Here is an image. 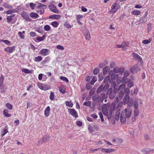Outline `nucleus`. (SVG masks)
Listing matches in <instances>:
<instances>
[{"instance_id":"de8ad7c7","label":"nucleus","mask_w":154,"mask_h":154,"mask_svg":"<svg viewBox=\"0 0 154 154\" xmlns=\"http://www.w3.org/2000/svg\"><path fill=\"white\" fill-rule=\"evenodd\" d=\"M83 105L90 106L91 102L90 101L85 102L83 104Z\"/></svg>"},{"instance_id":"3c124183","label":"nucleus","mask_w":154,"mask_h":154,"mask_svg":"<svg viewBox=\"0 0 154 154\" xmlns=\"http://www.w3.org/2000/svg\"><path fill=\"white\" fill-rule=\"evenodd\" d=\"M109 85L108 83H106L104 85V87H103V91H105L109 87Z\"/></svg>"},{"instance_id":"9b49d317","label":"nucleus","mask_w":154,"mask_h":154,"mask_svg":"<svg viewBox=\"0 0 154 154\" xmlns=\"http://www.w3.org/2000/svg\"><path fill=\"white\" fill-rule=\"evenodd\" d=\"M15 47L14 46L11 47H7L5 49L6 52L9 53H12L15 51Z\"/></svg>"},{"instance_id":"49530a36","label":"nucleus","mask_w":154,"mask_h":154,"mask_svg":"<svg viewBox=\"0 0 154 154\" xmlns=\"http://www.w3.org/2000/svg\"><path fill=\"white\" fill-rule=\"evenodd\" d=\"M109 94V98L111 100L113 99L116 96L115 94L113 92Z\"/></svg>"},{"instance_id":"2f4dec72","label":"nucleus","mask_w":154,"mask_h":154,"mask_svg":"<svg viewBox=\"0 0 154 154\" xmlns=\"http://www.w3.org/2000/svg\"><path fill=\"white\" fill-rule=\"evenodd\" d=\"M42 60V57L41 56H38L35 57L34 60L36 62H39Z\"/></svg>"},{"instance_id":"dca6fc26","label":"nucleus","mask_w":154,"mask_h":154,"mask_svg":"<svg viewBox=\"0 0 154 154\" xmlns=\"http://www.w3.org/2000/svg\"><path fill=\"white\" fill-rule=\"evenodd\" d=\"M61 16L58 14H53L50 16L49 17V18L54 19L56 20H58L60 18Z\"/></svg>"},{"instance_id":"aec40b11","label":"nucleus","mask_w":154,"mask_h":154,"mask_svg":"<svg viewBox=\"0 0 154 154\" xmlns=\"http://www.w3.org/2000/svg\"><path fill=\"white\" fill-rule=\"evenodd\" d=\"M133 56L134 58L137 59L140 61L142 60V58L137 54L134 53L133 54Z\"/></svg>"},{"instance_id":"603ef678","label":"nucleus","mask_w":154,"mask_h":154,"mask_svg":"<svg viewBox=\"0 0 154 154\" xmlns=\"http://www.w3.org/2000/svg\"><path fill=\"white\" fill-rule=\"evenodd\" d=\"M102 109L103 114L105 115H107L108 113L107 110L106 109H104V107H102Z\"/></svg>"},{"instance_id":"58836bf2","label":"nucleus","mask_w":154,"mask_h":154,"mask_svg":"<svg viewBox=\"0 0 154 154\" xmlns=\"http://www.w3.org/2000/svg\"><path fill=\"white\" fill-rule=\"evenodd\" d=\"M15 12V10L14 9L9 10L6 11L5 12V13L7 14H11Z\"/></svg>"},{"instance_id":"864d4df0","label":"nucleus","mask_w":154,"mask_h":154,"mask_svg":"<svg viewBox=\"0 0 154 154\" xmlns=\"http://www.w3.org/2000/svg\"><path fill=\"white\" fill-rule=\"evenodd\" d=\"M38 88L41 89L42 90V88H43L44 85L41 83H38Z\"/></svg>"},{"instance_id":"412c9836","label":"nucleus","mask_w":154,"mask_h":154,"mask_svg":"<svg viewBox=\"0 0 154 154\" xmlns=\"http://www.w3.org/2000/svg\"><path fill=\"white\" fill-rule=\"evenodd\" d=\"M125 43L124 42H122L121 45H116V47L117 48H122V50H125Z\"/></svg>"},{"instance_id":"5fc2aeb1","label":"nucleus","mask_w":154,"mask_h":154,"mask_svg":"<svg viewBox=\"0 0 154 154\" xmlns=\"http://www.w3.org/2000/svg\"><path fill=\"white\" fill-rule=\"evenodd\" d=\"M115 103H111V107H110V109L111 111H112L114 110L115 108Z\"/></svg>"},{"instance_id":"b1692460","label":"nucleus","mask_w":154,"mask_h":154,"mask_svg":"<svg viewBox=\"0 0 154 154\" xmlns=\"http://www.w3.org/2000/svg\"><path fill=\"white\" fill-rule=\"evenodd\" d=\"M7 126L5 127V128L3 129V130L1 131V136L2 137H3L8 132V128H7Z\"/></svg>"},{"instance_id":"a18cd8bd","label":"nucleus","mask_w":154,"mask_h":154,"mask_svg":"<svg viewBox=\"0 0 154 154\" xmlns=\"http://www.w3.org/2000/svg\"><path fill=\"white\" fill-rule=\"evenodd\" d=\"M64 26L68 29L70 28L71 27V25L67 22L64 23Z\"/></svg>"},{"instance_id":"680f3d73","label":"nucleus","mask_w":154,"mask_h":154,"mask_svg":"<svg viewBox=\"0 0 154 154\" xmlns=\"http://www.w3.org/2000/svg\"><path fill=\"white\" fill-rule=\"evenodd\" d=\"M99 115L101 121V122H103L104 121V120L103 118V116L102 113L101 112H99Z\"/></svg>"},{"instance_id":"c85d7f7f","label":"nucleus","mask_w":154,"mask_h":154,"mask_svg":"<svg viewBox=\"0 0 154 154\" xmlns=\"http://www.w3.org/2000/svg\"><path fill=\"white\" fill-rule=\"evenodd\" d=\"M51 25L54 28H57L59 25V23L57 21H54L52 22Z\"/></svg>"},{"instance_id":"7c9ffc66","label":"nucleus","mask_w":154,"mask_h":154,"mask_svg":"<svg viewBox=\"0 0 154 154\" xmlns=\"http://www.w3.org/2000/svg\"><path fill=\"white\" fill-rule=\"evenodd\" d=\"M30 16L32 18H38L39 17V15L36 13L33 12H32L30 14Z\"/></svg>"},{"instance_id":"f03ea898","label":"nucleus","mask_w":154,"mask_h":154,"mask_svg":"<svg viewBox=\"0 0 154 154\" xmlns=\"http://www.w3.org/2000/svg\"><path fill=\"white\" fill-rule=\"evenodd\" d=\"M120 7V5L117 3H114L111 6L112 9L110 13L112 14L115 13L117 11Z\"/></svg>"},{"instance_id":"0e129e2a","label":"nucleus","mask_w":154,"mask_h":154,"mask_svg":"<svg viewBox=\"0 0 154 154\" xmlns=\"http://www.w3.org/2000/svg\"><path fill=\"white\" fill-rule=\"evenodd\" d=\"M105 94L104 93H102L100 94V96L101 97V101L102 100V102L103 101V99L105 98Z\"/></svg>"},{"instance_id":"7ed1b4c3","label":"nucleus","mask_w":154,"mask_h":154,"mask_svg":"<svg viewBox=\"0 0 154 154\" xmlns=\"http://www.w3.org/2000/svg\"><path fill=\"white\" fill-rule=\"evenodd\" d=\"M130 72L132 74H134L140 70V69L137 65H135L131 67L130 69Z\"/></svg>"},{"instance_id":"bb28decb","label":"nucleus","mask_w":154,"mask_h":154,"mask_svg":"<svg viewBox=\"0 0 154 154\" xmlns=\"http://www.w3.org/2000/svg\"><path fill=\"white\" fill-rule=\"evenodd\" d=\"M110 70V68L109 66H106L103 69V73L104 74H106L108 73Z\"/></svg>"},{"instance_id":"393cba45","label":"nucleus","mask_w":154,"mask_h":154,"mask_svg":"<svg viewBox=\"0 0 154 154\" xmlns=\"http://www.w3.org/2000/svg\"><path fill=\"white\" fill-rule=\"evenodd\" d=\"M21 71L22 72H24L25 73L28 74L30 73L32 74L33 72V71L31 70H29L27 69L26 68H23L22 69Z\"/></svg>"},{"instance_id":"6e6552de","label":"nucleus","mask_w":154,"mask_h":154,"mask_svg":"<svg viewBox=\"0 0 154 154\" xmlns=\"http://www.w3.org/2000/svg\"><path fill=\"white\" fill-rule=\"evenodd\" d=\"M116 150L114 149H105L102 148L101 149L102 152H105L106 153H110L114 152Z\"/></svg>"},{"instance_id":"bf43d9fd","label":"nucleus","mask_w":154,"mask_h":154,"mask_svg":"<svg viewBox=\"0 0 154 154\" xmlns=\"http://www.w3.org/2000/svg\"><path fill=\"white\" fill-rule=\"evenodd\" d=\"M29 5L30 8L32 9H34L35 6V4L32 3H30Z\"/></svg>"},{"instance_id":"ddd939ff","label":"nucleus","mask_w":154,"mask_h":154,"mask_svg":"<svg viewBox=\"0 0 154 154\" xmlns=\"http://www.w3.org/2000/svg\"><path fill=\"white\" fill-rule=\"evenodd\" d=\"M142 151L145 153H147L151 152H154V149L146 148L142 149Z\"/></svg>"},{"instance_id":"a878e982","label":"nucleus","mask_w":154,"mask_h":154,"mask_svg":"<svg viewBox=\"0 0 154 154\" xmlns=\"http://www.w3.org/2000/svg\"><path fill=\"white\" fill-rule=\"evenodd\" d=\"M103 85L102 84L100 85L96 91V92L97 93L99 94L103 90Z\"/></svg>"},{"instance_id":"f704fd0d","label":"nucleus","mask_w":154,"mask_h":154,"mask_svg":"<svg viewBox=\"0 0 154 154\" xmlns=\"http://www.w3.org/2000/svg\"><path fill=\"white\" fill-rule=\"evenodd\" d=\"M43 87V88H42V90L44 91H46L47 90H49L51 88L50 86L49 85H44Z\"/></svg>"},{"instance_id":"e433bc0d","label":"nucleus","mask_w":154,"mask_h":154,"mask_svg":"<svg viewBox=\"0 0 154 154\" xmlns=\"http://www.w3.org/2000/svg\"><path fill=\"white\" fill-rule=\"evenodd\" d=\"M45 35H43L42 37H38L36 38V39L39 41H42L44 38H45Z\"/></svg>"},{"instance_id":"a211bd4d","label":"nucleus","mask_w":154,"mask_h":154,"mask_svg":"<svg viewBox=\"0 0 154 154\" xmlns=\"http://www.w3.org/2000/svg\"><path fill=\"white\" fill-rule=\"evenodd\" d=\"M124 112H122L120 118L121 123L123 124L125 123V118L124 114Z\"/></svg>"},{"instance_id":"4be33fe9","label":"nucleus","mask_w":154,"mask_h":154,"mask_svg":"<svg viewBox=\"0 0 154 154\" xmlns=\"http://www.w3.org/2000/svg\"><path fill=\"white\" fill-rule=\"evenodd\" d=\"M59 91L63 94H64L66 92L65 87L63 85H61L59 88Z\"/></svg>"},{"instance_id":"9d476101","label":"nucleus","mask_w":154,"mask_h":154,"mask_svg":"<svg viewBox=\"0 0 154 154\" xmlns=\"http://www.w3.org/2000/svg\"><path fill=\"white\" fill-rule=\"evenodd\" d=\"M147 12H146L144 15V16L140 18L139 21L141 23H144L146 22L147 20Z\"/></svg>"},{"instance_id":"473e14b6","label":"nucleus","mask_w":154,"mask_h":154,"mask_svg":"<svg viewBox=\"0 0 154 154\" xmlns=\"http://www.w3.org/2000/svg\"><path fill=\"white\" fill-rule=\"evenodd\" d=\"M44 30L46 31H48L51 30V27L50 26L48 25H46L44 26Z\"/></svg>"},{"instance_id":"1a4fd4ad","label":"nucleus","mask_w":154,"mask_h":154,"mask_svg":"<svg viewBox=\"0 0 154 154\" xmlns=\"http://www.w3.org/2000/svg\"><path fill=\"white\" fill-rule=\"evenodd\" d=\"M48 54V50L46 49H42L39 52V54L44 56L47 55Z\"/></svg>"},{"instance_id":"f8f14e48","label":"nucleus","mask_w":154,"mask_h":154,"mask_svg":"<svg viewBox=\"0 0 154 154\" xmlns=\"http://www.w3.org/2000/svg\"><path fill=\"white\" fill-rule=\"evenodd\" d=\"M50 108L49 106H47L45 109L44 111V115L45 116L48 117L49 115L50 112Z\"/></svg>"},{"instance_id":"f257e3e1","label":"nucleus","mask_w":154,"mask_h":154,"mask_svg":"<svg viewBox=\"0 0 154 154\" xmlns=\"http://www.w3.org/2000/svg\"><path fill=\"white\" fill-rule=\"evenodd\" d=\"M130 93L129 89L128 88H126V104H127L128 107H131L133 104L134 99L131 98L130 99V97L128 94Z\"/></svg>"},{"instance_id":"13d9d810","label":"nucleus","mask_w":154,"mask_h":154,"mask_svg":"<svg viewBox=\"0 0 154 154\" xmlns=\"http://www.w3.org/2000/svg\"><path fill=\"white\" fill-rule=\"evenodd\" d=\"M66 104L67 106L70 107H72L73 105V104L72 102L69 101H67L66 102Z\"/></svg>"},{"instance_id":"338daca9","label":"nucleus","mask_w":154,"mask_h":154,"mask_svg":"<svg viewBox=\"0 0 154 154\" xmlns=\"http://www.w3.org/2000/svg\"><path fill=\"white\" fill-rule=\"evenodd\" d=\"M124 96V93L120 91L119 93V97L120 98H122Z\"/></svg>"},{"instance_id":"cd10ccee","label":"nucleus","mask_w":154,"mask_h":154,"mask_svg":"<svg viewBox=\"0 0 154 154\" xmlns=\"http://www.w3.org/2000/svg\"><path fill=\"white\" fill-rule=\"evenodd\" d=\"M2 6L8 9H12L13 8V7L11 5L8 4L6 3H4L2 5Z\"/></svg>"},{"instance_id":"e2e57ef3","label":"nucleus","mask_w":154,"mask_h":154,"mask_svg":"<svg viewBox=\"0 0 154 154\" xmlns=\"http://www.w3.org/2000/svg\"><path fill=\"white\" fill-rule=\"evenodd\" d=\"M18 35H19L20 37L22 39H24L25 36L24 35H23L22 33L21 32H18Z\"/></svg>"},{"instance_id":"72a5a7b5","label":"nucleus","mask_w":154,"mask_h":154,"mask_svg":"<svg viewBox=\"0 0 154 154\" xmlns=\"http://www.w3.org/2000/svg\"><path fill=\"white\" fill-rule=\"evenodd\" d=\"M5 106L7 108L10 110H12L13 108L12 105L9 103H6Z\"/></svg>"},{"instance_id":"5701e85b","label":"nucleus","mask_w":154,"mask_h":154,"mask_svg":"<svg viewBox=\"0 0 154 154\" xmlns=\"http://www.w3.org/2000/svg\"><path fill=\"white\" fill-rule=\"evenodd\" d=\"M92 100L94 101H95L97 100L99 101H101V97L99 96L98 95H94L92 97Z\"/></svg>"},{"instance_id":"0eeeda50","label":"nucleus","mask_w":154,"mask_h":154,"mask_svg":"<svg viewBox=\"0 0 154 154\" xmlns=\"http://www.w3.org/2000/svg\"><path fill=\"white\" fill-rule=\"evenodd\" d=\"M68 110L70 114L73 117L77 118L78 117L77 113L74 109H69Z\"/></svg>"},{"instance_id":"09e8293b","label":"nucleus","mask_w":154,"mask_h":154,"mask_svg":"<svg viewBox=\"0 0 154 154\" xmlns=\"http://www.w3.org/2000/svg\"><path fill=\"white\" fill-rule=\"evenodd\" d=\"M49 98L51 100H53L54 98V93L53 92H51L50 93Z\"/></svg>"},{"instance_id":"8fccbe9b","label":"nucleus","mask_w":154,"mask_h":154,"mask_svg":"<svg viewBox=\"0 0 154 154\" xmlns=\"http://www.w3.org/2000/svg\"><path fill=\"white\" fill-rule=\"evenodd\" d=\"M133 104L134 105L133 106L135 109H137L138 108V103L137 101L135 100Z\"/></svg>"},{"instance_id":"4468645a","label":"nucleus","mask_w":154,"mask_h":154,"mask_svg":"<svg viewBox=\"0 0 154 154\" xmlns=\"http://www.w3.org/2000/svg\"><path fill=\"white\" fill-rule=\"evenodd\" d=\"M9 110L8 109H5L3 111V114L6 117H10L11 116V114L8 113Z\"/></svg>"},{"instance_id":"37998d69","label":"nucleus","mask_w":154,"mask_h":154,"mask_svg":"<svg viewBox=\"0 0 154 154\" xmlns=\"http://www.w3.org/2000/svg\"><path fill=\"white\" fill-rule=\"evenodd\" d=\"M110 78V77L109 76H106L103 82H105L106 83H108L109 81Z\"/></svg>"},{"instance_id":"39448f33","label":"nucleus","mask_w":154,"mask_h":154,"mask_svg":"<svg viewBox=\"0 0 154 154\" xmlns=\"http://www.w3.org/2000/svg\"><path fill=\"white\" fill-rule=\"evenodd\" d=\"M48 8L52 12L55 13H59V11L57 9L56 7L52 4H51L48 5Z\"/></svg>"},{"instance_id":"4c0bfd02","label":"nucleus","mask_w":154,"mask_h":154,"mask_svg":"<svg viewBox=\"0 0 154 154\" xmlns=\"http://www.w3.org/2000/svg\"><path fill=\"white\" fill-rule=\"evenodd\" d=\"M141 12L139 11H134L132 12V14L135 15H138L140 14Z\"/></svg>"},{"instance_id":"c9c22d12","label":"nucleus","mask_w":154,"mask_h":154,"mask_svg":"<svg viewBox=\"0 0 154 154\" xmlns=\"http://www.w3.org/2000/svg\"><path fill=\"white\" fill-rule=\"evenodd\" d=\"M38 7L39 9H44L45 8H46V6L45 5H42V4L40 3H39L38 5Z\"/></svg>"},{"instance_id":"2eb2a0df","label":"nucleus","mask_w":154,"mask_h":154,"mask_svg":"<svg viewBox=\"0 0 154 154\" xmlns=\"http://www.w3.org/2000/svg\"><path fill=\"white\" fill-rule=\"evenodd\" d=\"M128 110L126 108V118H129L131 114L132 110L131 109H129Z\"/></svg>"},{"instance_id":"4d7b16f0","label":"nucleus","mask_w":154,"mask_h":154,"mask_svg":"<svg viewBox=\"0 0 154 154\" xmlns=\"http://www.w3.org/2000/svg\"><path fill=\"white\" fill-rule=\"evenodd\" d=\"M56 48L58 49H60L61 50H63L64 49V48L63 47V46L58 45L56 46Z\"/></svg>"},{"instance_id":"c756f323","label":"nucleus","mask_w":154,"mask_h":154,"mask_svg":"<svg viewBox=\"0 0 154 154\" xmlns=\"http://www.w3.org/2000/svg\"><path fill=\"white\" fill-rule=\"evenodd\" d=\"M15 16V15L12 14L10 16H8L7 18V22L8 23H10L12 20V17H14Z\"/></svg>"},{"instance_id":"69168bd1","label":"nucleus","mask_w":154,"mask_h":154,"mask_svg":"<svg viewBox=\"0 0 154 154\" xmlns=\"http://www.w3.org/2000/svg\"><path fill=\"white\" fill-rule=\"evenodd\" d=\"M99 72V69L97 68H96L94 69L93 71V73L94 75H97Z\"/></svg>"},{"instance_id":"6e6d98bb","label":"nucleus","mask_w":154,"mask_h":154,"mask_svg":"<svg viewBox=\"0 0 154 154\" xmlns=\"http://www.w3.org/2000/svg\"><path fill=\"white\" fill-rule=\"evenodd\" d=\"M60 79L61 80H63L66 82H69V80L66 77H63L62 76H61L60 77Z\"/></svg>"},{"instance_id":"423d86ee","label":"nucleus","mask_w":154,"mask_h":154,"mask_svg":"<svg viewBox=\"0 0 154 154\" xmlns=\"http://www.w3.org/2000/svg\"><path fill=\"white\" fill-rule=\"evenodd\" d=\"M22 17L25 20L27 21L30 22L32 20L31 18L29 17L28 14L25 12H23L21 14Z\"/></svg>"},{"instance_id":"052dcab7","label":"nucleus","mask_w":154,"mask_h":154,"mask_svg":"<svg viewBox=\"0 0 154 154\" xmlns=\"http://www.w3.org/2000/svg\"><path fill=\"white\" fill-rule=\"evenodd\" d=\"M98 149H99L98 148L95 149L92 148H90L89 149V150L91 152H95L97 151Z\"/></svg>"},{"instance_id":"c03bdc74","label":"nucleus","mask_w":154,"mask_h":154,"mask_svg":"<svg viewBox=\"0 0 154 154\" xmlns=\"http://www.w3.org/2000/svg\"><path fill=\"white\" fill-rule=\"evenodd\" d=\"M152 41L150 39H145L142 41V43L144 44H147L149 43Z\"/></svg>"},{"instance_id":"f3484780","label":"nucleus","mask_w":154,"mask_h":154,"mask_svg":"<svg viewBox=\"0 0 154 154\" xmlns=\"http://www.w3.org/2000/svg\"><path fill=\"white\" fill-rule=\"evenodd\" d=\"M127 79H126V80ZM127 83V86L129 88H131L134 86V83L132 80L129 79L127 82H126V84Z\"/></svg>"},{"instance_id":"79ce46f5","label":"nucleus","mask_w":154,"mask_h":154,"mask_svg":"<svg viewBox=\"0 0 154 154\" xmlns=\"http://www.w3.org/2000/svg\"><path fill=\"white\" fill-rule=\"evenodd\" d=\"M4 78L2 76L0 77V87H2L3 85Z\"/></svg>"},{"instance_id":"a19ab883","label":"nucleus","mask_w":154,"mask_h":154,"mask_svg":"<svg viewBox=\"0 0 154 154\" xmlns=\"http://www.w3.org/2000/svg\"><path fill=\"white\" fill-rule=\"evenodd\" d=\"M0 42H3L5 44L8 45H11L10 42L7 40H1Z\"/></svg>"},{"instance_id":"ea45409f","label":"nucleus","mask_w":154,"mask_h":154,"mask_svg":"<svg viewBox=\"0 0 154 154\" xmlns=\"http://www.w3.org/2000/svg\"><path fill=\"white\" fill-rule=\"evenodd\" d=\"M97 81V77L96 76H94L91 81V84L93 85Z\"/></svg>"},{"instance_id":"6ab92c4d","label":"nucleus","mask_w":154,"mask_h":154,"mask_svg":"<svg viewBox=\"0 0 154 154\" xmlns=\"http://www.w3.org/2000/svg\"><path fill=\"white\" fill-rule=\"evenodd\" d=\"M84 35L86 40H89L90 39V32L88 30L86 31L84 33Z\"/></svg>"},{"instance_id":"20e7f679","label":"nucleus","mask_w":154,"mask_h":154,"mask_svg":"<svg viewBox=\"0 0 154 154\" xmlns=\"http://www.w3.org/2000/svg\"><path fill=\"white\" fill-rule=\"evenodd\" d=\"M116 87H114L113 90V93L115 94L116 93L118 92L119 90L123 89V91H124V92H125V84L123 83L122 85H121L119 87V88H116Z\"/></svg>"},{"instance_id":"774afa93","label":"nucleus","mask_w":154,"mask_h":154,"mask_svg":"<svg viewBox=\"0 0 154 154\" xmlns=\"http://www.w3.org/2000/svg\"><path fill=\"white\" fill-rule=\"evenodd\" d=\"M37 12L38 13H39L40 14H42L44 12V9H40L39 11H37Z\"/></svg>"}]
</instances>
